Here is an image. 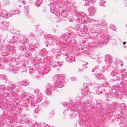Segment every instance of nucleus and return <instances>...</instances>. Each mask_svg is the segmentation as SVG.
<instances>
[{"label": "nucleus", "mask_w": 127, "mask_h": 127, "mask_svg": "<svg viewBox=\"0 0 127 127\" xmlns=\"http://www.w3.org/2000/svg\"><path fill=\"white\" fill-rule=\"evenodd\" d=\"M17 66L15 67H12L11 68V70L12 72L16 74L19 71H21L22 72L25 71V68L26 67L25 64L24 62L22 63H18L16 64Z\"/></svg>", "instance_id": "nucleus-1"}, {"label": "nucleus", "mask_w": 127, "mask_h": 127, "mask_svg": "<svg viewBox=\"0 0 127 127\" xmlns=\"http://www.w3.org/2000/svg\"><path fill=\"white\" fill-rule=\"evenodd\" d=\"M53 79L55 81L57 82L55 83L54 85L55 87L58 88H60L63 86L64 85V80L63 77L61 75L56 74L53 77Z\"/></svg>", "instance_id": "nucleus-2"}, {"label": "nucleus", "mask_w": 127, "mask_h": 127, "mask_svg": "<svg viewBox=\"0 0 127 127\" xmlns=\"http://www.w3.org/2000/svg\"><path fill=\"white\" fill-rule=\"evenodd\" d=\"M55 86L54 85V84L52 85L48 83L46 86V90H45V93L47 95H50L52 94L51 91V89L52 90L54 89H55Z\"/></svg>", "instance_id": "nucleus-3"}, {"label": "nucleus", "mask_w": 127, "mask_h": 127, "mask_svg": "<svg viewBox=\"0 0 127 127\" xmlns=\"http://www.w3.org/2000/svg\"><path fill=\"white\" fill-rule=\"evenodd\" d=\"M117 69H114L111 72V75L114 78L113 79L114 81H116L120 78V75L117 73Z\"/></svg>", "instance_id": "nucleus-4"}, {"label": "nucleus", "mask_w": 127, "mask_h": 127, "mask_svg": "<svg viewBox=\"0 0 127 127\" xmlns=\"http://www.w3.org/2000/svg\"><path fill=\"white\" fill-rule=\"evenodd\" d=\"M67 57L65 58L66 61L69 63H71L75 61L74 56L71 53L67 54Z\"/></svg>", "instance_id": "nucleus-5"}, {"label": "nucleus", "mask_w": 127, "mask_h": 127, "mask_svg": "<svg viewBox=\"0 0 127 127\" xmlns=\"http://www.w3.org/2000/svg\"><path fill=\"white\" fill-rule=\"evenodd\" d=\"M105 62L106 64V66H108L110 64H112V58L111 56L109 54L106 55L105 57Z\"/></svg>", "instance_id": "nucleus-6"}, {"label": "nucleus", "mask_w": 127, "mask_h": 127, "mask_svg": "<svg viewBox=\"0 0 127 127\" xmlns=\"http://www.w3.org/2000/svg\"><path fill=\"white\" fill-rule=\"evenodd\" d=\"M116 92L115 88V87L113 86L111 88V90L110 91V93H105V95L108 97H111L114 96L116 93Z\"/></svg>", "instance_id": "nucleus-7"}, {"label": "nucleus", "mask_w": 127, "mask_h": 127, "mask_svg": "<svg viewBox=\"0 0 127 127\" xmlns=\"http://www.w3.org/2000/svg\"><path fill=\"white\" fill-rule=\"evenodd\" d=\"M34 99V96L32 95H31L30 96L29 98L26 99V100L28 102H31V104H32L31 105L34 106V105L33 104Z\"/></svg>", "instance_id": "nucleus-8"}, {"label": "nucleus", "mask_w": 127, "mask_h": 127, "mask_svg": "<svg viewBox=\"0 0 127 127\" xmlns=\"http://www.w3.org/2000/svg\"><path fill=\"white\" fill-rule=\"evenodd\" d=\"M50 68L47 66H44L40 71V73L42 75L47 74L50 70Z\"/></svg>", "instance_id": "nucleus-9"}, {"label": "nucleus", "mask_w": 127, "mask_h": 127, "mask_svg": "<svg viewBox=\"0 0 127 127\" xmlns=\"http://www.w3.org/2000/svg\"><path fill=\"white\" fill-rule=\"evenodd\" d=\"M0 12H1V11ZM1 15L2 17L8 18L10 17L12 15V14L10 13H9L6 11L3 10H2V12H1Z\"/></svg>", "instance_id": "nucleus-10"}, {"label": "nucleus", "mask_w": 127, "mask_h": 127, "mask_svg": "<svg viewBox=\"0 0 127 127\" xmlns=\"http://www.w3.org/2000/svg\"><path fill=\"white\" fill-rule=\"evenodd\" d=\"M31 120H27V123L28 124V125L29 126L31 127H33L34 126L35 127H41V126L39 124L37 123H35L34 125L33 123H32L31 122V123L30 122Z\"/></svg>", "instance_id": "nucleus-11"}, {"label": "nucleus", "mask_w": 127, "mask_h": 127, "mask_svg": "<svg viewBox=\"0 0 127 127\" xmlns=\"http://www.w3.org/2000/svg\"><path fill=\"white\" fill-rule=\"evenodd\" d=\"M76 21L78 23H82L83 24H86L87 23L85 19L82 18L81 17H78L76 19Z\"/></svg>", "instance_id": "nucleus-12"}, {"label": "nucleus", "mask_w": 127, "mask_h": 127, "mask_svg": "<svg viewBox=\"0 0 127 127\" xmlns=\"http://www.w3.org/2000/svg\"><path fill=\"white\" fill-rule=\"evenodd\" d=\"M96 77L98 79H104V80H106L107 79L106 78L104 77L102 74L101 73H96V74H95Z\"/></svg>", "instance_id": "nucleus-13"}, {"label": "nucleus", "mask_w": 127, "mask_h": 127, "mask_svg": "<svg viewBox=\"0 0 127 127\" xmlns=\"http://www.w3.org/2000/svg\"><path fill=\"white\" fill-rule=\"evenodd\" d=\"M69 110L71 112L70 115V117L72 118H74L77 115V112L75 111H71L70 109V110Z\"/></svg>", "instance_id": "nucleus-14"}, {"label": "nucleus", "mask_w": 127, "mask_h": 127, "mask_svg": "<svg viewBox=\"0 0 127 127\" xmlns=\"http://www.w3.org/2000/svg\"><path fill=\"white\" fill-rule=\"evenodd\" d=\"M89 93H90V91L88 89H87V90H82L81 92L82 95L84 96H87V95H89L88 94Z\"/></svg>", "instance_id": "nucleus-15"}, {"label": "nucleus", "mask_w": 127, "mask_h": 127, "mask_svg": "<svg viewBox=\"0 0 127 127\" xmlns=\"http://www.w3.org/2000/svg\"><path fill=\"white\" fill-rule=\"evenodd\" d=\"M20 84L22 86H26L28 85L29 83V81L27 80H24L21 81L20 83Z\"/></svg>", "instance_id": "nucleus-16"}, {"label": "nucleus", "mask_w": 127, "mask_h": 127, "mask_svg": "<svg viewBox=\"0 0 127 127\" xmlns=\"http://www.w3.org/2000/svg\"><path fill=\"white\" fill-rule=\"evenodd\" d=\"M61 37L63 40H64L66 41H68L69 38L68 35L66 34L62 35L61 36Z\"/></svg>", "instance_id": "nucleus-17"}, {"label": "nucleus", "mask_w": 127, "mask_h": 127, "mask_svg": "<svg viewBox=\"0 0 127 127\" xmlns=\"http://www.w3.org/2000/svg\"><path fill=\"white\" fill-rule=\"evenodd\" d=\"M46 50L45 49H43L39 51V53L43 55L44 56H46L48 54L47 52H46Z\"/></svg>", "instance_id": "nucleus-18"}, {"label": "nucleus", "mask_w": 127, "mask_h": 127, "mask_svg": "<svg viewBox=\"0 0 127 127\" xmlns=\"http://www.w3.org/2000/svg\"><path fill=\"white\" fill-rule=\"evenodd\" d=\"M48 37H49L50 38L49 39V41H50L51 42V43H52V44L53 43V42H52V41H51V40L55 41L56 40H57V37H56L55 36H52L50 35H48Z\"/></svg>", "instance_id": "nucleus-19"}, {"label": "nucleus", "mask_w": 127, "mask_h": 127, "mask_svg": "<svg viewBox=\"0 0 127 127\" xmlns=\"http://www.w3.org/2000/svg\"><path fill=\"white\" fill-rule=\"evenodd\" d=\"M4 23L3 25L2 28L3 30L5 31L7 30L9 25L7 23L5 22Z\"/></svg>", "instance_id": "nucleus-20"}, {"label": "nucleus", "mask_w": 127, "mask_h": 127, "mask_svg": "<svg viewBox=\"0 0 127 127\" xmlns=\"http://www.w3.org/2000/svg\"><path fill=\"white\" fill-rule=\"evenodd\" d=\"M120 72L121 74V76L124 77V76L127 74V71H126L125 69H123L120 71Z\"/></svg>", "instance_id": "nucleus-21"}, {"label": "nucleus", "mask_w": 127, "mask_h": 127, "mask_svg": "<svg viewBox=\"0 0 127 127\" xmlns=\"http://www.w3.org/2000/svg\"><path fill=\"white\" fill-rule=\"evenodd\" d=\"M37 97L36 98V101L37 102H40L42 99V95L41 94H38L37 95Z\"/></svg>", "instance_id": "nucleus-22"}, {"label": "nucleus", "mask_w": 127, "mask_h": 127, "mask_svg": "<svg viewBox=\"0 0 127 127\" xmlns=\"http://www.w3.org/2000/svg\"><path fill=\"white\" fill-rule=\"evenodd\" d=\"M119 64L121 66L123 65V62L120 60H117V61H116L115 63V66H118V64Z\"/></svg>", "instance_id": "nucleus-23"}, {"label": "nucleus", "mask_w": 127, "mask_h": 127, "mask_svg": "<svg viewBox=\"0 0 127 127\" xmlns=\"http://www.w3.org/2000/svg\"><path fill=\"white\" fill-rule=\"evenodd\" d=\"M67 15V11L65 10H62L61 11V15L62 16L65 17Z\"/></svg>", "instance_id": "nucleus-24"}, {"label": "nucleus", "mask_w": 127, "mask_h": 127, "mask_svg": "<svg viewBox=\"0 0 127 127\" xmlns=\"http://www.w3.org/2000/svg\"><path fill=\"white\" fill-rule=\"evenodd\" d=\"M3 79L5 80H6L7 82L8 78L7 77L5 74L0 75V79Z\"/></svg>", "instance_id": "nucleus-25"}, {"label": "nucleus", "mask_w": 127, "mask_h": 127, "mask_svg": "<svg viewBox=\"0 0 127 127\" xmlns=\"http://www.w3.org/2000/svg\"><path fill=\"white\" fill-rule=\"evenodd\" d=\"M102 40L103 42H107L108 41V37L107 35H106L102 39Z\"/></svg>", "instance_id": "nucleus-26"}, {"label": "nucleus", "mask_w": 127, "mask_h": 127, "mask_svg": "<svg viewBox=\"0 0 127 127\" xmlns=\"http://www.w3.org/2000/svg\"><path fill=\"white\" fill-rule=\"evenodd\" d=\"M42 2V0H37L35 2V5L37 7H38Z\"/></svg>", "instance_id": "nucleus-27"}, {"label": "nucleus", "mask_w": 127, "mask_h": 127, "mask_svg": "<svg viewBox=\"0 0 127 127\" xmlns=\"http://www.w3.org/2000/svg\"><path fill=\"white\" fill-rule=\"evenodd\" d=\"M20 12V11L19 10H14L11 11L10 12L11 13L12 15L15 14H18Z\"/></svg>", "instance_id": "nucleus-28"}, {"label": "nucleus", "mask_w": 127, "mask_h": 127, "mask_svg": "<svg viewBox=\"0 0 127 127\" xmlns=\"http://www.w3.org/2000/svg\"><path fill=\"white\" fill-rule=\"evenodd\" d=\"M19 49L20 50L24 51L26 50V48L24 45H22L19 46Z\"/></svg>", "instance_id": "nucleus-29"}, {"label": "nucleus", "mask_w": 127, "mask_h": 127, "mask_svg": "<svg viewBox=\"0 0 127 127\" xmlns=\"http://www.w3.org/2000/svg\"><path fill=\"white\" fill-rule=\"evenodd\" d=\"M29 8L28 6H25L24 8V10L26 13H28L29 11Z\"/></svg>", "instance_id": "nucleus-30"}, {"label": "nucleus", "mask_w": 127, "mask_h": 127, "mask_svg": "<svg viewBox=\"0 0 127 127\" xmlns=\"http://www.w3.org/2000/svg\"><path fill=\"white\" fill-rule=\"evenodd\" d=\"M6 87L4 85H2L0 86V90L2 92H4L5 90Z\"/></svg>", "instance_id": "nucleus-31"}, {"label": "nucleus", "mask_w": 127, "mask_h": 127, "mask_svg": "<svg viewBox=\"0 0 127 127\" xmlns=\"http://www.w3.org/2000/svg\"><path fill=\"white\" fill-rule=\"evenodd\" d=\"M56 8L55 6H54L52 7H51L50 10L51 12L52 13H54L55 11Z\"/></svg>", "instance_id": "nucleus-32"}, {"label": "nucleus", "mask_w": 127, "mask_h": 127, "mask_svg": "<svg viewBox=\"0 0 127 127\" xmlns=\"http://www.w3.org/2000/svg\"><path fill=\"white\" fill-rule=\"evenodd\" d=\"M9 89L10 90H12L15 88V86L14 85H11L9 86Z\"/></svg>", "instance_id": "nucleus-33"}, {"label": "nucleus", "mask_w": 127, "mask_h": 127, "mask_svg": "<svg viewBox=\"0 0 127 127\" xmlns=\"http://www.w3.org/2000/svg\"><path fill=\"white\" fill-rule=\"evenodd\" d=\"M123 81H122L120 84L122 86H124L126 85H127V82L125 81L124 80Z\"/></svg>", "instance_id": "nucleus-34"}, {"label": "nucleus", "mask_w": 127, "mask_h": 127, "mask_svg": "<svg viewBox=\"0 0 127 127\" xmlns=\"http://www.w3.org/2000/svg\"><path fill=\"white\" fill-rule=\"evenodd\" d=\"M122 79L123 80H124L127 83V74L124 76V77H123Z\"/></svg>", "instance_id": "nucleus-35"}, {"label": "nucleus", "mask_w": 127, "mask_h": 127, "mask_svg": "<svg viewBox=\"0 0 127 127\" xmlns=\"http://www.w3.org/2000/svg\"><path fill=\"white\" fill-rule=\"evenodd\" d=\"M88 9L89 10L94 11H95V9L92 6H90L88 8Z\"/></svg>", "instance_id": "nucleus-36"}, {"label": "nucleus", "mask_w": 127, "mask_h": 127, "mask_svg": "<svg viewBox=\"0 0 127 127\" xmlns=\"http://www.w3.org/2000/svg\"><path fill=\"white\" fill-rule=\"evenodd\" d=\"M10 94L11 95L14 97H15L16 96V94L13 91H11L10 92Z\"/></svg>", "instance_id": "nucleus-37"}, {"label": "nucleus", "mask_w": 127, "mask_h": 127, "mask_svg": "<svg viewBox=\"0 0 127 127\" xmlns=\"http://www.w3.org/2000/svg\"><path fill=\"white\" fill-rule=\"evenodd\" d=\"M34 72V71L33 68L32 67L30 68L29 69V73L31 74H32Z\"/></svg>", "instance_id": "nucleus-38"}, {"label": "nucleus", "mask_w": 127, "mask_h": 127, "mask_svg": "<svg viewBox=\"0 0 127 127\" xmlns=\"http://www.w3.org/2000/svg\"><path fill=\"white\" fill-rule=\"evenodd\" d=\"M10 93H8L6 92L4 93L3 94V96L4 97L8 96L9 95H10Z\"/></svg>", "instance_id": "nucleus-39"}, {"label": "nucleus", "mask_w": 127, "mask_h": 127, "mask_svg": "<svg viewBox=\"0 0 127 127\" xmlns=\"http://www.w3.org/2000/svg\"><path fill=\"white\" fill-rule=\"evenodd\" d=\"M107 66H106V65L104 66L102 68V72H104V70L107 68Z\"/></svg>", "instance_id": "nucleus-40"}, {"label": "nucleus", "mask_w": 127, "mask_h": 127, "mask_svg": "<svg viewBox=\"0 0 127 127\" xmlns=\"http://www.w3.org/2000/svg\"><path fill=\"white\" fill-rule=\"evenodd\" d=\"M110 28L113 30L115 31L116 30V29L115 28V27L113 25H110Z\"/></svg>", "instance_id": "nucleus-41"}, {"label": "nucleus", "mask_w": 127, "mask_h": 127, "mask_svg": "<svg viewBox=\"0 0 127 127\" xmlns=\"http://www.w3.org/2000/svg\"><path fill=\"white\" fill-rule=\"evenodd\" d=\"M100 89V88H98L99 90H97V91H96V94H97L98 95H99L100 94H101L102 93V91H100L99 92V90H100L99 89Z\"/></svg>", "instance_id": "nucleus-42"}, {"label": "nucleus", "mask_w": 127, "mask_h": 127, "mask_svg": "<svg viewBox=\"0 0 127 127\" xmlns=\"http://www.w3.org/2000/svg\"><path fill=\"white\" fill-rule=\"evenodd\" d=\"M83 88L87 90V84L86 83H84L83 84Z\"/></svg>", "instance_id": "nucleus-43"}, {"label": "nucleus", "mask_w": 127, "mask_h": 127, "mask_svg": "<svg viewBox=\"0 0 127 127\" xmlns=\"http://www.w3.org/2000/svg\"><path fill=\"white\" fill-rule=\"evenodd\" d=\"M2 51L1 50L0 52V53H1V54L3 56H7V54H8V53L6 52H1Z\"/></svg>", "instance_id": "nucleus-44"}, {"label": "nucleus", "mask_w": 127, "mask_h": 127, "mask_svg": "<svg viewBox=\"0 0 127 127\" xmlns=\"http://www.w3.org/2000/svg\"><path fill=\"white\" fill-rule=\"evenodd\" d=\"M102 61V59L100 58H98L97 59V61L98 63H100Z\"/></svg>", "instance_id": "nucleus-45"}, {"label": "nucleus", "mask_w": 127, "mask_h": 127, "mask_svg": "<svg viewBox=\"0 0 127 127\" xmlns=\"http://www.w3.org/2000/svg\"><path fill=\"white\" fill-rule=\"evenodd\" d=\"M87 63H86L85 64H83L82 65V66L84 69H86L87 67V66L86 65L87 64Z\"/></svg>", "instance_id": "nucleus-46"}, {"label": "nucleus", "mask_w": 127, "mask_h": 127, "mask_svg": "<svg viewBox=\"0 0 127 127\" xmlns=\"http://www.w3.org/2000/svg\"><path fill=\"white\" fill-rule=\"evenodd\" d=\"M22 95L23 97H24L27 95V93H24L21 94Z\"/></svg>", "instance_id": "nucleus-47"}, {"label": "nucleus", "mask_w": 127, "mask_h": 127, "mask_svg": "<svg viewBox=\"0 0 127 127\" xmlns=\"http://www.w3.org/2000/svg\"><path fill=\"white\" fill-rule=\"evenodd\" d=\"M109 84V83L107 81H105V83H104V86L106 87Z\"/></svg>", "instance_id": "nucleus-48"}, {"label": "nucleus", "mask_w": 127, "mask_h": 127, "mask_svg": "<svg viewBox=\"0 0 127 127\" xmlns=\"http://www.w3.org/2000/svg\"><path fill=\"white\" fill-rule=\"evenodd\" d=\"M121 107H123L124 108H126V104L125 103H122L121 104Z\"/></svg>", "instance_id": "nucleus-49"}, {"label": "nucleus", "mask_w": 127, "mask_h": 127, "mask_svg": "<svg viewBox=\"0 0 127 127\" xmlns=\"http://www.w3.org/2000/svg\"><path fill=\"white\" fill-rule=\"evenodd\" d=\"M116 117L117 118V119L118 120H118L119 119H120L121 117V115L119 114H118L116 116Z\"/></svg>", "instance_id": "nucleus-50"}, {"label": "nucleus", "mask_w": 127, "mask_h": 127, "mask_svg": "<svg viewBox=\"0 0 127 127\" xmlns=\"http://www.w3.org/2000/svg\"><path fill=\"white\" fill-rule=\"evenodd\" d=\"M83 46H81L80 47H79L78 49H77V50H78V49L80 51L81 50H82L83 49Z\"/></svg>", "instance_id": "nucleus-51"}, {"label": "nucleus", "mask_w": 127, "mask_h": 127, "mask_svg": "<svg viewBox=\"0 0 127 127\" xmlns=\"http://www.w3.org/2000/svg\"><path fill=\"white\" fill-rule=\"evenodd\" d=\"M43 104H46L48 103V102L47 100H45V101H43Z\"/></svg>", "instance_id": "nucleus-52"}, {"label": "nucleus", "mask_w": 127, "mask_h": 127, "mask_svg": "<svg viewBox=\"0 0 127 127\" xmlns=\"http://www.w3.org/2000/svg\"><path fill=\"white\" fill-rule=\"evenodd\" d=\"M80 32L83 33L85 32L84 29H83V28L81 29Z\"/></svg>", "instance_id": "nucleus-53"}, {"label": "nucleus", "mask_w": 127, "mask_h": 127, "mask_svg": "<svg viewBox=\"0 0 127 127\" xmlns=\"http://www.w3.org/2000/svg\"><path fill=\"white\" fill-rule=\"evenodd\" d=\"M39 45H40L39 43H37L35 44L34 46L35 48H37L38 47Z\"/></svg>", "instance_id": "nucleus-54"}, {"label": "nucleus", "mask_w": 127, "mask_h": 127, "mask_svg": "<svg viewBox=\"0 0 127 127\" xmlns=\"http://www.w3.org/2000/svg\"><path fill=\"white\" fill-rule=\"evenodd\" d=\"M23 40H24V42L25 43H27V39H26L25 37H24L23 36Z\"/></svg>", "instance_id": "nucleus-55"}, {"label": "nucleus", "mask_w": 127, "mask_h": 127, "mask_svg": "<svg viewBox=\"0 0 127 127\" xmlns=\"http://www.w3.org/2000/svg\"><path fill=\"white\" fill-rule=\"evenodd\" d=\"M124 4L126 6H127V0H124Z\"/></svg>", "instance_id": "nucleus-56"}, {"label": "nucleus", "mask_w": 127, "mask_h": 127, "mask_svg": "<svg viewBox=\"0 0 127 127\" xmlns=\"http://www.w3.org/2000/svg\"><path fill=\"white\" fill-rule=\"evenodd\" d=\"M83 27L84 29L85 30H88V28L87 26H84Z\"/></svg>", "instance_id": "nucleus-57"}, {"label": "nucleus", "mask_w": 127, "mask_h": 127, "mask_svg": "<svg viewBox=\"0 0 127 127\" xmlns=\"http://www.w3.org/2000/svg\"><path fill=\"white\" fill-rule=\"evenodd\" d=\"M31 55V53L30 52H28L26 53L25 54V55L26 56H27V55H28V56H29L30 55Z\"/></svg>", "instance_id": "nucleus-58"}, {"label": "nucleus", "mask_w": 127, "mask_h": 127, "mask_svg": "<svg viewBox=\"0 0 127 127\" xmlns=\"http://www.w3.org/2000/svg\"><path fill=\"white\" fill-rule=\"evenodd\" d=\"M68 105V104L67 102H64L63 104V105L64 106H67Z\"/></svg>", "instance_id": "nucleus-59"}, {"label": "nucleus", "mask_w": 127, "mask_h": 127, "mask_svg": "<svg viewBox=\"0 0 127 127\" xmlns=\"http://www.w3.org/2000/svg\"><path fill=\"white\" fill-rule=\"evenodd\" d=\"M30 35L31 37H34L35 36L34 34L32 33H30Z\"/></svg>", "instance_id": "nucleus-60"}, {"label": "nucleus", "mask_w": 127, "mask_h": 127, "mask_svg": "<svg viewBox=\"0 0 127 127\" xmlns=\"http://www.w3.org/2000/svg\"><path fill=\"white\" fill-rule=\"evenodd\" d=\"M114 106L115 107H117L118 106V104L117 103H115L114 104Z\"/></svg>", "instance_id": "nucleus-61"}, {"label": "nucleus", "mask_w": 127, "mask_h": 127, "mask_svg": "<svg viewBox=\"0 0 127 127\" xmlns=\"http://www.w3.org/2000/svg\"><path fill=\"white\" fill-rule=\"evenodd\" d=\"M38 112V109L37 108H36L34 110V112L36 113H37Z\"/></svg>", "instance_id": "nucleus-62"}, {"label": "nucleus", "mask_w": 127, "mask_h": 127, "mask_svg": "<svg viewBox=\"0 0 127 127\" xmlns=\"http://www.w3.org/2000/svg\"><path fill=\"white\" fill-rule=\"evenodd\" d=\"M39 91V90L38 89H36L34 90V92L35 93H38Z\"/></svg>", "instance_id": "nucleus-63"}, {"label": "nucleus", "mask_w": 127, "mask_h": 127, "mask_svg": "<svg viewBox=\"0 0 127 127\" xmlns=\"http://www.w3.org/2000/svg\"><path fill=\"white\" fill-rule=\"evenodd\" d=\"M85 2L86 3V4L87 5H88L89 4V1L87 0H86L85 1Z\"/></svg>", "instance_id": "nucleus-64"}]
</instances>
